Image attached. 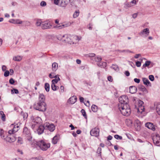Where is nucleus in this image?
Returning <instances> with one entry per match:
<instances>
[{
	"label": "nucleus",
	"instance_id": "1",
	"mask_svg": "<svg viewBox=\"0 0 160 160\" xmlns=\"http://www.w3.org/2000/svg\"><path fill=\"white\" fill-rule=\"evenodd\" d=\"M118 109L124 116H128L131 113V110L129 105L126 104H118Z\"/></svg>",
	"mask_w": 160,
	"mask_h": 160
},
{
	"label": "nucleus",
	"instance_id": "2",
	"mask_svg": "<svg viewBox=\"0 0 160 160\" xmlns=\"http://www.w3.org/2000/svg\"><path fill=\"white\" fill-rule=\"evenodd\" d=\"M34 108L35 109L42 112L45 111L47 109L46 104L45 103H42L38 102L34 105Z\"/></svg>",
	"mask_w": 160,
	"mask_h": 160
},
{
	"label": "nucleus",
	"instance_id": "3",
	"mask_svg": "<svg viewBox=\"0 0 160 160\" xmlns=\"http://www.w3.org/2000/svg\"><path fill=\"white\" fill-rule=\"evenodd\" d=\"M36 144L43 151L46 150L50 146L49 143H46L43 140L37 142Z\"/></svg>",
	"mask_w": 160,
	"mask_h": 160
},
{
	"label": "nucleus",
	"instance_id": "4",
	"mask_svg": "<svg viewBox=\"0 0 160 160\" xmlns=\"http://www.w3.org/2000/svg\"><path fill=\"white\" fill-rule=\"evenodd\" d=\"M23 134L27 140L30 143H31L32 137L30 131L26 127H24L23 128Z\"/></svg>",
	"mask_w": 160,
	"mask_h": 160
},
{
	"label": "nucleus",
	"instance_id": "5",
	"mask_svg": "<svg viewBox=\"0 0 160 160\" xmlns=\"http://www.w3.org/2000/svg\"><path fill=\"white\" fill-rule=\"evenodd\" d=\"M3 131L1 130L0 132V136L5 141L9 142H14L16 140L14 137H11L10 136H6L3 135Z\"/></svg>",
	"mask_w": 160,
	"mask_h": 160
},
{
	"label": "nucleus",
	"instance_id": "6",
	"mask_svg": "<svg viewBox=\"0 0 160 160\" xmlns=\"http://www.w3.org/2000/svg\"><path fill=\"white\" fill-rule=\"evenodd\" d=\"M57 38L59 40H62L63 42L71 43V42L69 40L70 38L69 37V36L67 34L59 35L57 36Z\"/></svg>",
	"mask_w": 160,
	"mask_h": 160
},
{
	"label": "nucleus",
	"instance_id": "7",
	"mask_svg": "<svg viewBox=\"0 0 160 160\" xmlns=\"http://www.w3.org/2000/svg\"><path fill=\"white\" fill-rule=\"evenodd\" d=\"M120 103L119 104H128L129 102L128 98L126 95H122L118 98Z\"/></svg>",
	"mask_w": 160,
	"mask_h": 160
},
{
	"label": "nucleus",
	"instance_id": "8",
	"mask_svg": "<svg viewBox=\"0 0 160 160\" xmlns=\"http://www.w3.org/2000/svg\"><path fill=\"white\" fill-rule=\"evenodd\" d=\"M52 25L49 20L42 22L41 28L43 29L51 28Z\"/></svg>",
	"mask_w": 160,
	"mask_h": 160
},
{
	"label": "nucleus",
	"instance_id": "9",
	"mask_svg": "<svg viewBox=\"0 0 160 160\" xmlns=\"http://www.w3.org/2000/svg\"><path fill=\"white\" fill-rule=\"evenodd\" d=\"M152 139L154 144L157 146L160 145V136L158 134H156L154 136Z\"/></svg>",
	"mask_w": 160,
	"mask_h": 160
},
{
	"label": "nucleus",
	"instance_id": "10",
	"mask_svg": "<svg viewBox=\"0 0 160 160\" xmlns=\"http://www.w3.org/2000/svg\"><path fill=\"white\" fill-rule=\"evenodd\" d=\"M46 129H48L51 132H53L55 129V126L53 124H50L46 122L44 124Z\"/></svg>",
	"mask_w": 160,
	"mask_h": 160
},
{
	"label": "nucleus",
	"instance_id": "11",
	"mask_svg": "<svg viewBox=\"0 0 160 160\" xmlns=\"http://www.w3.org/2000/svg\"><path fill=\"white\" fill-rule=\"evenodd\" d=\"M99 130L96 128L92 129L90 131V133L91 136L97 137L99 135Z\"/></svg>",
	"mask_w": 160,
	"mask_h": 160
},
{
	"label": "nucleus",
	"instance_id": "12",
	"mask_svg": "<svg viewBox=\"0 0 160 160\" xmlns=\"http://www.w3.org/2000/svg\"><path fill=\"white\" fill-rule=\"evenodd\" d=\"M11 127L13 128L12 129L9 130L8 132V133L10 134H13L14 133L18 131V130L19 126L17 125H14L13 124H11Z\"/></svg>",
	"mask_w": 160,
	"mask_h": 160
},
{
	"label": "nucleus",
	"instance_id": "13",
	"mask_svg": "<svg viewBox=\"0 0 160 160\" xmlns=\"http://www.w3.org/2000/svg\"><path fill=\"white\" fill-rule=\"evenodd\" d=\"M144 102L141 100V117L142 118L145 116L147 114V112L145 111V108L144 106H142Z\"/></svg>",
	"mask_w": 160,
	"mask_h": 160
},
{
	"label": "nucleus",
	"instance_id": "14",
	"mask_svg": "<svg viewBox=\"0 0 160 160\" xmlns=\"http://www.w3.org/2000/svg\"><path fill=\"white\" fill-rule=\"evenodd\" d=\"M145 126L146 127L153 131H155L156 130V127L151 122H147L146 123Z\"/></svg>",
	"mask_w": 160,
	"mask_h": 160
},
{
	"label": "nucleus",
	"instance_id": "15",
	"mask_svg": "<svg viewBox=\"0 0 160 160\" xmlns=\"http://www.w3.org/2000/svg\"><path fill=\"white\" fill-rule=\"evenodd\" d=\"M31 119L32 120V122L36 123H40L41 122V119L38 117L32 116L31 117Z\"/></svg>",
	"mask_w": 160,
	"mask_h": 160
},
{
	"label": "nucleus",
	"instance_id": "16",
	"mask_svg": "<svg viewBox=\"0 0 160 160\" xmlns=\"http://www.w3.org/2000/svg\"><path fill=\"white\" fill-rule=\"evenodd\" d=\"M149 29L146 28L144 29L142 32H141V35L144 37H147L149 34Z\"/></svg>",
	"mask_w": 160,
	"mask_h": 160
},
{
	"label": "nucleus",
	"instance_id": "17",
	"mask_svg": "<svg viewBox=\"0 0 160 160\" xmlns=\"http://www.w3.org/2000/svg\"><path fill=\"white\" fill-rule=\"evenodd\" d=\"M134 126L137 131H139L140 130V122L139 120H137L135 121Z\"/></svg>",
	"mask_w": 160,
	"mask_h": 160
},
{
	"label": "nucleus",
	"instance_id": "18",
	"mask_svg": "<svg viewBox=\"0 0 160 160\" xmlns=\"http://www.w3.org/2000/svg\"><path fill=\"white\" fill-rule=\"evenodd\" d=\"M45 129L44 124L43 125H40L39 126L37 130V132L38 134H41L43 132L44 130Z\"/></svg>",
	"mask_w": 160,
	"mask_h": 160
},
{
	"label": "nucleus",
	"instance_id": "19",
	"mask_svg": "<svg viewBox=\"0 0 160 160\" xmlns=\"http://www.w3.org/2000/svg\"><path fill=\"white\" fill-rule=\"evenodd\" d=\"M77 98L76 96H73L70 98L68 100V102L70 104L74 103L77 101Z\"/></svg>",
	"mask_w": 160,
	"mask_h": 160
},
{
	"label": "nucleus",
	"instance_id": "20",
	"mask_svg": "<svg viewBox=\"0 0 160 160\" xmlns=\"http://www.w3.org/2000/svg\"><path fill=\"white\" fill-rule=\"evenodd\" d=\"M45 97L43 94L42 93L39 94L38 96V102L42 103H45Z\"/></svg>",
	"mask_w": 160,
	"mask_h": 160
},
{
	"label": "nucleus",
	"instance_id": "21",
	"mask_svg": "<svg viewBox=\"0 0 160 160\" xmlns=\"http://www.w3.org/2000/svg\"><path fill=\"white\" fill-rule=\"evenodd\" d=\"M143 60L145 61V63L143 65L142 67L143 68L148 67L150 65L151 62L149 61H147L146 59L144 58H142V59L141 58V63L142 62Z\"/></svg>",
	"mask_w": 160,
	"mask_h": 160
},
{
	"label": "nucleus",
	"instance_id": "22",
	"mask_svg": "<svg viewBox=\"0 0 160 160\" xmlns=\"http://www.w3.org/2000/svg\"><path fill=\"white\" fill-rule=\"evenodd\" d=\"M58 68V64L56 62H53L52 64V71L55 72Z\"/></svg>",
	"mask_w": 160,
	"mask_h": 160
},
{
	"label": "nucleus",
	"instance_id": "23",
	"mask_svg": "<svg viewBox=\"0 0 160 160\" xmlns=\"http://www.w3.org/2000/svg\"><path fill=\"white\" fill-rule=\"evenodd\" d=\"M137 90V88L135 86H131L129 87V92L133 94L135 93Z\"/></svg>",
	"mask_w": 160,
	"mask_h": 160
},
{
	"label": "nucleus",
	"instance_id": "24",
	"mask_svg": "<svg viewBox=\"0 0 160 160\" xmlns=\"http://www.w3.org/2000/svg\"><path fill=\"white\" fill-rule=\"evenodd\" d=\"M59 140V136L57 135L55 136L52 139V142L55 144H56Z\"/></svg>",
	"mask_w": 160,
	"mask_h": 160
},
{
	"label": "nucleus",
	"instance_id": "25",
	"mask_svg": "<svg viewBox=\"0 0 160 160\" xmlns=\"http://www.w3.org/2000/svg\"><path fill=\"white\" fill-rule=\"evenodd\" d=\"M97 65L99 67L104 68L107 66V63L105 62H100L97 63Z\"/></svg>",
	"mask_w": 160,
	"mask_h": 160
},
{
	"label": "nucleus",
	"instance_id": "26",
	"mask_svg": "<svg viewBox=\"0 0 160 160\" xmlns=\"http://www.w3.org/2000/svg\"><path fill=\"white\" fill-rule=\"evenodd\" d=\"M55 79H53L52 81V83L55 84L57 83L58 81L60 80V79L58 77V75L55 76Z\"/></svg>",
	"mask_w": 160,
	"mask_h": 160
},
{
	"label": "nucleus",
	"instance_id": "27",
	"mask_svg": "<svg viewBox=\"0 0 160 160\" xmlns=\"http://www.w3.org/2000/svg\"><path fill=\"white\" fill-rule=\"evenodd\" d=\"M42 21L40 19H38L37 20L36 22L35 23L36 25L37 26H41L42 27Z\"/></svg>",
	"mask_w": 160,
	"mask_h": 160
},
{
	"label": "nucleus",
	"instance_id": "28",
	"mask_svg": "<svg viewBox=\"0 0 160 160\" xmlns=\"http://www.w3.org/2000/svg\"><path fill=\"white\" fill-rule=\"evenodd\" d=\"M142 81L144 84L148 86L150 84V82L148 80L147 78H143Z\"/></svg>",
	"mask_w": 160,
	"mask_h": 160
},
{
	"label": "nucleus",
	"instance_id": "29",
	"mask_svg": "<svg viewBox=\"0 0 160 160\" xmlns=\"http://www.w3.org/2000/svg\"><path fill=\"white\" fill-rule=\"evenodd\" d=\"M12 20L14 21L15 22H12V23H16L18 24H21L23 22L21 21L20 19H17L16 20L14 19H12Z\"/></svg>",
	"mask_w": 160,
	"mask_h": 160
},
{
	"label": "nucleus",
	"instance_id": "30",
	"mask_svg": "<svg viewBox=\"0 0 160 160\" xmlns=\"http://www.w3.org/2000/svg\"><path fill=\"white\" fill-rule=\"evenodd\" d=\"M22 59V58L20 56H14L13 58V60L16 61H20Z\"/></svg>",
	"mask_w": 160,
	"mask_h": 160
},
{
	"label": "nucleus",
	"instance_id": "31",
	"mask_svg": "<svg viewBox=\"0 0 160 160\" xmlns=\"http://www.w3.org/2000/svg\"><path fill=\"white\" fill-rule=\"evenodd\" d=\"M141 91L143 92V94H145L148 93V91L146 88L144 86H141Z\"/></svg>",
	"mask_w": 160,
	"mask_h": 160
},
{
	"label": "nucleus",
	"instance_id": "32",
	"mask_svg": "<svg viewBox=\"0 0 160 160\" xmlns=\"http://www.w3.org/2000/svg\"><path fill=\"white\" fill-rule=\"evenodd\" d=\"M67 5V3L64 0H62L60 3V5L62 7H65Z\"/></svg>",
	"mask_w": 160,
	"mask_h": 160
},
{
	"label": "nucleus",
	"instance_id": "33",
	"mask_svg": "<svg viewBox=\"0 0 160 160\" xmlns=\"http://www.w3.org/2000/svg\"><path fill=\"white\" fill-rule=\"evenodd\" d=\"M91 109L94 112H96L98 110V107L95 105H93L91 107Z\"/></svg>",
	"mask_w": 160,
	"mask_h": 160
},
{
	"label": "nucleus",
	"instance_id": "34",
	"mask_svg": "<svg viewBox=\"0 0 160 160\" xmlns=\"http://www.w3.org/2000/svg\"><path fill=\"white\" fill-rule=\"evenodd\" d=\"M61 24L62 29H63L70 26L71 25V23H61Z\"/></svg>",
	"mask_w": 160,
	"mask_h": 160
},
{
	"label": "nucleus",
	"instance_id": "35",
	"mask_svg": "<svg viewBox=\"0 0 160 160\" xmlns=\"http://www.w3.org/2000/svg\"><path fill=\"white\" fill-rule=\"evenodd\" d=\"M45 89L47 92H49V85L48 83H46L45 84Z\"/></svg>",
	"mask_w": 160,
	"mask_h": 160
},
{
	"label": "nucleus",
	"instance_id": "36",
	"mask_svg": "<svg viewBox=\"0 0 160 160\" xmlns=\"http://www.w3.org/2000/svg\"><path fill=\"white\" fill-rule=\"evenodd\" d=\"M111 68H112L114 70L117 71L119 70L118 66L116 64H113L111 67Z\"/></svg>",
	"mask_w": 160,
	"mask_h": 160
},
{
	"label": "nucleus",
	"instance_id": "37",
	"mask_svg": "<svg viewBox=\"0 0 160 160\" xmlns=\"http://www.w3.org/2000/svg\"><path fill=\"white\" fill-rule=\"evenodd\" d=\"M54 28H56V29H62L61 23H59L58 24H57L56 26H54Z\"/></svg>",
	"mask_w": 160,
	"mask_h": 160
},
{
	"label": "nucleus",
	"instance_id": "38",
	"mask_svg": "<svg viewBox=\"0 0 160 160\" xmlns=\"http://www.w3.org/2000/svg\"><path fill=\"white\" fill-rule=\"evenodd\" d=\"M102 60L101 57L98 56L94 58V61L96 62H99L101 61Z\"/></svg>",
	"mask_w": 160,
	"mask_h": 160
},
{
	"label": "nucleus",
	"instance_id": "39",
	"mask_svg": "<svg viewBox=\"0 0 160 160\" xmlns=\"http://www.w3.org/2000/svg\"><path fill=\"white\" fill-rule=\"evenodd\" d=\"M23 26H28L30 25V22L28 21H24L23 22Z\"/></svg>",
	"mask_w": 160,
	"mask_h": 160
},
{
	"label": "nucleus",
	"instance_id": "40",
	"mask_svg": "<svg viewBox=\"0 0 160 160\" xmlns=\"http://www.w3.org/2000/svg\"><path fill=\"white\" fill-rule=\"evenodd\" d=\"M51 88L52 90L53 91H56L57 89V88H58V87L55 84L52 83Z\"/></svg>",
	"mask_w": 160,
	"mask_h": 160
},
{
	"label": "nucleus",
	"instance_id": "41",
	"mask_svg": "<svg viewBox=\"0 0 160 160\" xmlns=\"http://www.w3.org/2000/svg\"><path fill=\"white\" fill-rule=\"evenodd\" d=\"M81 112L82 113V115L86 119L87 118V117L86 113V112H85V110H84L83 109H82L81 110Z\"/></svg>",
	"mask_w": 160,
	"mask_h": 160
},
{
	"label": "nucleus",
	"instance_id": "42",
	"mask_svg": "<svg viewBox=\"0 0 160 160\" xmlns=\"http://www.w3.org/2000/svg\"><path fill=\"white\" fill-rule=\"evenodd\" d=\"M156 110L158 113L160 112V103H158L157 105Z\"/></svg>",
	"mask_w": 160,
	"mask_h": 160
},
{
	"label": "nucleus",
	"instance_id": "43",
	"mask_svg": "<svg viewBox=\"0 0 160 160\" xmlns=\"http://www.w3.org/2000/svg\"><path fill=\"white\" fill-rule=\"evenodd\" d=\"M95 54L94 53H89L86 55L87 57L89 58H92L95 57Z\"/></svg>",
	"mask_w": 160,
	"mask_h": 160
},
{
	"label": "nucleus",
	"instance_id": "44",
	"mask_svg": "<svg viewBox=\"0 0 160 160\" xmlns=\"http://www.w3.org/2000/svg\"><path fill=\"white\" fill-rule=\"evenodd\" d=\"M11 92L12 93L18 94V89L13 88L12 89Z\"/></svg>",
	"mask_w": 160,
	"mask_h": 160
},
{
	"label": "nucleus",
	"instance_id": "45",
	"mask_svg": "<svg viewBox=\"0 0 160 160\" xmlns=\"http://www.w3.org/2000/svg\"><path fill=\"white\" fill-rule=\"evenodd\" d=\"M118 51L120 52H132L128 50H118Z\"/></svg>",
	"mask_w": 160,
	"mask_h": 160
},
{
	"label": "nucleus",
	"instance_id": "46",
	"mask_svg": "<svg viewBox=\"0 0 160 160\" xmlns=\"http://www.w3.org/2000/svg\"><path fill=\"white\" fill-rule=\"evenodd\" d=\"M114 138L117 139L121 140L122 139V137L118 135H116L114 136Z\"/></svg>",
	"mask_w": 160,
	"mask_h": 160
},
{
	"label": "nucleus",
	"instance_id": "47",
	"mask_svg": "<svg viewBox=\"0 0 160 160\" xmlns=\"http://www.w3.org/2000/svg\"><path fill=\"white\" fill-rule=\"evenodd\" d=\"M79 15V12H78L76 11L73 15V17L74 18H76Z\"/></svg>",
	"mask_w": 160,
	"mask_h": 160
},
{
	"label": "nucleus",
	"instance_id": "48",
	"mask_svg": "<svg viewBox=\"0 0 160 160\" xmlns=\"http://www.w3.org/2000/svg\"><path fill=\"white\" fill-rule=\"evenodd\" d=\"M18 142L20 144H22L23 143V141L22 138H21L19 137L18 138Z\"/></svg>",
	"mask_w": 160,
	"mask_h": 160
},
{
	"label": "nucleus",
	"instance_id": "49",
	"mask_svg": "<svg viewBox=\"0 0 160 160\" xmlns=\"http://www.w3.org/2000/svg\"><path fill=\"white\" fill-rule=\"evenodd\" d=\"M149 78L152 81H153L154 80V76L152 75H150L149 76Z\"/></svg>",
	"mask_w": 160,
	"mask_h": 160
},
{
	"label": "nucleus",
	"instance_id": "50",
	"mask_svg": "<svg viewBox=\"0 0 160 160\" xmlns=\"http://www.w3.org/2000/svg\"><path fill=\"white\" fill-rule=\"evenodd\" d=\"M9 71L7 70L5 71L4 73V75L5 77H8L9 75Z\"/></svg>",
	"mask_w": 160,
	"mask_h": 160
},
{
	"label": "nucleus",
	"instance_id": "51",
	"mask_svg": "<svg viewBox=\"0 0 160 160\" xmlns=\"http://www.w3.org/2000/svg\"><path fill=\"white\" fill-rule=\"evenodd\" d=\"M42 158L41 157H39L38 158H33L30 159V160H40Z\"/></svg>",
	"mask_w": 160,
	"mask_h": 160
},
{
	"label": "nucleus",
	"instance_id": "52",
	"mask_svg": "<svg viewBox=\"0 0 160 160\" xmlns=\"http://www.w3.org/2000/svg\"><path fill=\"white\" fill-rule=\"evenodd\" d=\"M40 5L41 6L44 7L46 5V3L44 1H42L40 3Z\"/></svg>",
	"mask_w": 160,
	"mask_h": 160
},
{
	"label": "nucleus",
	"instance_id": "53",
	"mask_svg": "<svg viewBox=\"0 0 160 160\" xmlns=\"http://www.w3.org/2000/svg\"><path fill=\"white\" fill-rule=\"evenodd\" d=\"M108 80L110 82H112L113 81V78H112V77L111 76H108Z\"/></svg>",
	"mask_w": 160,
	"mask_h": 160
},
{
	"label": "nucleus",
	"instance_id": "54",
	"mask_svg": "<svg viewBox=\"0 0 160 160\" xmlns=\"http://www.w3.org/2000/svg\"><path fill=\"white\" fill-rule=\"evenodd\" d=\"M9 82L11 84H13L15 82L14 80L12 78H11L9 80Z\"/></svg>",
	"mask_w": 160,
	"mask_h": 160
},
{
	"label": "nucleus",
	"instance_id": "55",
	"mask_svg": "<svg viewBox=\"0 0 160 160\" xmlns=\"http://www.w3.org/2000/svg\"><path fill=\"white\" fill-rule=\"evenodd\" d=\"M126 6L129 8V7H131L132 6H133V5H132L131 3L130 2H129V3H128L127 4H126Z\"/></svg>",
	"mask_w": 160,
	"mask_h": 160
},
{
	"label": "nucleus",
	"instance_id": "56",
	"mask_svg": "<svg viewBox=\"0 0 160 160\" xmlns=\"http://www.w3.org/2000/svg\"><path fill=\"white\" fill-rule=\"evenodd\" d=\"M139 106H140L139 105H138V107H137V106L136 105H135V109H136L137 111L138 112H139Z\"/></svg>",
	"mask_w": 160,
	"mask_h": 160
},
{
	"label": "nucleus",
	"instance_id": "57",
	"mask_svg": "<svg viewBox=\"0 0 160 160\" xmlns=\"http://www.w3.org/2000/svg\"><path fill=\"white\" fill-rule=\"evenodd\" d=\"M134 81L135 82L137 83H139L140 82V80L139 79L135 78L134 79Z\"/></svg>",
	"mask_w": 160,
	"mask_h": 160
},
{
	"label": "nucleus",
	"instance_id": "58",
	"mask_svg": "<svg viewBox=\"0 0 160 160\" xmlns=\"http://www.w3.org/2000/svg\"><path fill=\"white\" fill-rule=\"evenodd\" d=\"M102 148H98L97 150V152L101 154V153Z\"/></svg>",
	"mask_w": 160,
	"mask_h": 160
},
{
	"label": "nucleus",
	"instance_id": "59",
	"mask_svg": "<svg viewBox=\"0 0 160 160\" xmlns=\"http://www.w3.org/2000/svg\"><path fill=\"white\" fill-rule=\"evenodd\" d=\"M132 5H133V6L136 4L137 2L136 0H133L130 2Z\"/></svg>",
	"mask_w": 160,
	"mask_h": 160
},
{
	"label": "nucleus",
	"instance_id": "60",
	"mask_svg": "<svg viewBox=\"0 0 160 160\" xmlns=\"http://www.w3.org/2000/svg\"><path fill=\"white\" fill-rule=\"evenodd\" d=\"M7 67L5 65H2V70L3 71H6Z\"/></svg>",
	"mask_w": 160,
	"mask_h": 160
},
{
	"label": "nucleus",
	"instance_id": "61",
	"mask_svg": "<svg viewBox=\"0 0 160 160\" xmlns=\"http://www.w3.org/2000/svg\"><path fill=\"white\" fill-rule=\"evenodd\" d=\"M49 77L50 78H55V76L53 75L52 73H50L49 75Z\"/></svg>",
	"mask_w": 160,
	"mask_h": 160
},
{
	"label": "nucleus",
	"instance_id": "62",
	"mask_svg": "<svg viewBox=\"0 0 160 160\" xmlns=\"http://www.w3.org/2000/svg\"><path fill=\"white\" fill-rule=\"evenodd\" d=\"M1 118L2 120L3 121H4L5 120V114L2 116Z\"/></svg>",
	"mask_w": 160,
	"mask_h": 160
},
{
	"label": "nucleus",
	"instance_id": "63",
	"mask_svg": "<svg viewBox=\"0 0 160 160\" xmlns=\"http://www.w3.org/2000/svg\"><path fill=\"white\" fill-rule=\"evenodd\" d=\"M125 74L127 76H128L130 75V73L128 71H126L125 72Z\"/></svg>",
	"mask_w": 160,
	"mask_h": 160
},
{
	"label": "nucleus",
	"instance_id": "64",
	"mask_svg": "<svg viewBox=\"0 0 160 160\" xmlns=\"http://www.w3.org/2000/svg\"><path fill=\"white\" fill-rule=\"evenodd\" d=\"M61 91L62 92H63L64 91V87L63 86H61L60 87Z\"/></svg>",
	"mask_w": 160,
	"mask_h": 160
}]
</instances>
